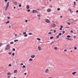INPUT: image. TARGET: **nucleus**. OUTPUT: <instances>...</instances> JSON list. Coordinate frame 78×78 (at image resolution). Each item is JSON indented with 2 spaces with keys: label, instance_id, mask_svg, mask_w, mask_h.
Returning a JSON list of instances; mask_svg holds the SVG:
<instances>
[{
  "label": "nucleus",
  "instance_id": "cd10ccee",
  "mask_svg": "<svg viewBox=\"0 0 78 78\" xmlns=\"http://www.w3.org/2000/svg\"><path fill=\"white\" fill-rule=\"evenodd\" d=\"M27 34V33L26 32H24L23 33V34Z\"/></svg>",
  "mask_w": 78,
  "mask_h": 78
},
{
  "label": "nucleus",
  "instance_id": "473e14b6",
  "mask_svg": "<svg viewBox=\"0 0 78 78\" xmlns=\"http://www.w3.org/2000/svg\"><path fill=\"white\" fill-rule=\"evenodd\" d=\"M27 12H30V9H28L27 10Z\"/></svg>",
  "mask_w": 78,
  "mask_h": 78
},
{
  "label": "nucleus",
  "instance_id": "c03bdc74",
  "mask_svg": "<svg viewBox=\"0 0 78 78\" xmlns=\"http://www.w3.org/2000/svg\"><path fill=\"white\" fill-rule=\"evenodd\" d=\"M15 54L14 53H12V56H14Z\"/></svg>",
  "mask_w": 78,
  "mask_h": 78
},
{
  "label": "nucleus",
  "instance_id": "e2e57ef3",
  "mask_svg": "<svg viewBox=\"0 0 78 78\" xmlns=\"http://www.w3.org/2000/svg\"><path fill=\"white\" fill-rule=\"evenodd\" d=\"M14 9H16V7H14Z\"/></svg>",
  "mask_w": 78,
  "mask_h": 78
},
{
  "label": "nucleus",
  "instance_id": "f704fd0d",
  "mask_svg": "<svg viewBox=\"0 0 78 78\" xmlns=\"http://www.w3.org/2000/svg\"><path fill=\"white\" fill-rule=\"evenodd\" d=\"M57 10L58 11H59L60 10V8H57Z\"/></svg>",
  "mask_w": 78,
  "mask_h": 78
},
{
  "label": "nucleus",
  "instance_id": "4d7b16f0",
  "mask_svg": "<svg viewBox=\"0 0 78 78\" xmlns=\"http://www.w3.org/2000/svg\"><path fill=\"white\" fill-rule=\"evenodd\" d=\"M73 30L71 31V33H73Z\"/></svg>",
  "mask_w": 78,
  "mask_h": 78
},
{
  "label": "nucleus",
  "instance_id": "4be33fe9",
  "mask_svg": "<svg viewBox=\"0 0 78 78\" xmlns=\"http://www.w3.org/2000/svg\"><path fill=\"white\" fill-rule=\"evenodd\" d=\"M24 37H27L28 36V34H26L24 35Z\"/></svg>",
  "mask_w": 78,
  "mask_h": 78
},
{
  "label": "nucleus",
  "instance_id": "f3484780",
  "mask_svg": "<svg viewBox=\"0 0 78 78\" xmlns=\"http://www.w3.org/2000/svg\"><path fill=\"white\" fill-rule=\"evenodd\" d=\"M10 74H11V73H10V72H8L7 73V75H10Z\"/></svg>",
  "mask_w": 78,
  "mask_h": 78
},
{
  "label": "nucleus",
  "instance_id": "5701e85b",
  "mask_svg": "<svg viewBox=\"0 0 78 78\" xmlns=\"http://www.w3.org/2000/svg\"><path fill=\"white\" fill-rule=\"evenodd\" d=\"M9 23V21L7 22L6 23V24H7V23Z\"/></svg>",
  "mask_w": 78,
  "mask_h": 78
},
{
  "label": "nucleus",
  "instance_id": "774afa93",
  "mask_svg": "<svg viewBox=\"0 0 78 78\" xmlns=\"http://www.w3.org/2000/svg\"><path fill=\"white\" fill-rule=\"evenodd\" d=\"M8 78H9V76H8Z\"/></svg>",
  "mask_w": 78,
  "mask_h": 78
},
{
  "label": "nucleus",
  "instance_id": "a19ab883",
  "mask_svg": "<svg viewBox=\"0 0 78 78\" xmlns=\"http://www.w3.org/2000/svg\"><path fill=\"white\" fill-rule=\"evenodd\" d=\"M2 43H1L0 44V47H1V46H2Z\"/></svg>",
  "mask_w": 78,
  "mask_h": 78
},
{
  "label": "nucleus",
  "instance_id": "6ab92c4d",
  "mask_svg": "<svg viewBox=\"0 0 78 78\" xmlns=\"http://www.w3.org/2000/svg\"><path fill=\"white\" fill-rule=\"evenodd\" d=\"M69 11H70V12H71V11H72V9H69Z\"/></svg>",
  "mask_w": 78,
  "mask_h": 78
},
{
  "label": "nucleus",
  "instance_id": "f257e3e1",
  "mask_svg": "<svg viewBox=\"0 0 78 78\" xmlns=\"http://www.w3.org/2000/svg\"><path fill=\"white\" fill-rule=\"evenodd\" d=\"M9 2H8L7 3V6L5 9V10H7V9H8V6H9Z\"/></svg>",
  "mask_w": 78,
  "mask_h": 78
},
{
  "label": "nucleus",
  "instance_id": "bb28decb",
  "mask_svg": "<svg viewBox=\"0 0 78 78\" xmlns=\"http://www.w3.org/2000/svg\"><path fill=\"white\" fill-rule=\"evenodd\" d=\"M21 6H22V5L21 4H20L19 5V7H21Z\"/></svg>",
  "mask_w": 78,
  "mask_h": 78
},
{
  "label": "nucleus",
  "instance_id": "680f3d73",
  "mask_svg": "<svg viewBox=\"0 0 78 78\" xmlns=\"http://www.w3.org/2000/svg\"><path fill=\"white\" fill-rule=\"evenodd\" d=\"M74 37V38H76V37L75 36L74 37Z\"/></svg>",
  "mask_w": 78,
  "mask_h": 78
},
{
  "label": "nucleus",
  "instance_id": "39448f33",
  "mask_svg": "<svg viewBox=\"0 0 78 78\" xmlns=\"http://www.w3.org/2000/svg\"><path fill=\"white\" fill-rule=\"evenodd\" d=\"M46 23H50V20H46Z\"/></svg>",
  "mask_w": 78,
  "mask_h": 78
},
{
  "label": "nucleus",
  "instance_id": "3c124183",
  "mask_svg": "<svg viewBox=\"0 0 78 78\" xmlns=\"http://www.w3.org/2000/svg\"><path fill=\"white\" fill-rule=\"evenodd\" d=\"M68 25H70V23L69 22L68 23Z\"/></svg>",
  "mask_w": 78,
  "mask_h": 78
},
{
  "label": "nucleus",
  "instance_id": "c85d7f7f",
  "mask_svg": "<svg viewBox=\"0 0 78 78\" xmlns=\"http://www.w3.org/2000/svg\"><path fill=\"white\" fill-rule=\"evenodd\" d=\"M62 34L61 33H59L58 34V35L59 36H61Z\"/></svg>",
  "mask_w": 78,
  "mask_h": 78
},
{
  "label": "nucleus",
  "instance_id": "5fc2aeb1",
  "mask_svg": "<svg viewBox=\"0 0 78 78\" xmlns=\"http://www.w3.org/2000/svg\"><path fill=\"white\" fill-rule=\"evenodd\" d=\"M21 66H23V63H21Z\"/></svg>",
  "mask_w": 78,
  "mask_h": 78
},
{
  "label": "nucleus",
  "instance_id": "dca6fc26",
  "mask_svg": "<svg viewBox=\"0 0 78 78\" xmlns=\"http://www.w3.org/2000/svg\"><path fill=\"white\" fill-rule=\"evenodd\" d=\"M54 49L55 50H57V49H58V48L56 47H55L54 48Z\"/></svg>",
  "mask_w": 78,
  "mask_h": 78
},
{
  "label": "nucleus",
  "instance_id": "f03ea898",
  "mask_svg": "<svg viewBox=\"0 0 78 78\" xmlns=\"http://www.w3.org/2000/svg\"><path fill=\"white\" fill-rule=\"evenodd\" d=\"M10 48V47H9V44H7V47L5 48V50H9Z\"/></svg>",
  "mask_w": 78,
  "mask_h": 78
},
{
  "label": "nucleus",
  "instance_id": "9d476101",
  "mask_svg": "<svg viewBox=\"0 0 78 78\" xmlns=\"http://www.w3.org/2000/svg\"><path fill=\"white\" fill-rule=\"evenodd\" d=\"M27 9H28L29 8H30V6L28 5H27L26 6Z\"/></svg>",
  "mask_w": 78,
  "mask_h": 78
},
{
  "label": "nucleus",
  "instance_id": "0e129e2a",
  "mask_svg": "<svg viewBox=\"0 0 78 78\" xmlns=\"http://www.w3.org/2000/svg\"><path fill=\"white\" fill-rule=\"evenodd\" d=\"M41 19V18L39 17V18H38V19L39 20V19Z\"/></svg>",
  "mask_w": 78,
  "mask_h": 78
},
{
  "label": "nucleus",
  "instance_id": "09e8293b",
  "mask_svg": "<svg viewBox=\"0 0 78 78\" xmlns=\"http://www.w3.org/2000/svg\"><path fill=\"white\" fill-rule=\"evenodd\" d=\"M7 19H10V17H9V16H8L7 17Z\"/></svg>",
  "mask_w": 78,
  "mask_h": 78
},
{
  "label": "nucleus",
  "instance_id": "7ed1b4c3",
  "mask_svg": "<svg viewBox=\"0 0 78 78\" xmlns=\"http://www.w3.org/2000/svg\"><path fill=\"white\" fill-rule=\"evenodd\" d=\"M34 12H37V13H38V12L36 10H33V13H34Z\"/></svg>",
  "mask_w": 78,
  "mask_h": 78
},
{
  "label": "nucleus",
  "instance_id": "864d4df0",
  "mask_svg": "<svg viewBox=\"0 0 78 78\" xmlns=\"http://www.w3.org/2000/svg\"><path fill=\"white\" fill-rule=\"evenodd\" d=\"M5 2H8V0H5Z\"/></svg>",
  "mask_w": 78,
  "mask_h": 78
},
{
  "label": "nucleus",
  "instance_id": "c9c22d12",
  "mask_svg": "<svg viewBox=\"0 0 78 78\" xmlns=\"http://www.w3.org/2000/svg\"><path fill=\"white\" fill-rule=\"evenodd\" d=\"M65 33V31H62V34H64Z\"/></svg>",
  "mask_w": 78,
  "mask_h": 78
},
{
  "label": "nucleus",
  "instance_id": "79ce46f5",
  "mask_svg": "<svg viewBox=\"0 0 78 78\" xmlns=\"http://www.w3.org/2000/svg\"><path fill=\"white\" fill-rule=\"evenodd\" d=\"M9 55H11L12 53H11V52H9Z\"/></svg>",
  "mask_w": 78,
  "mask_h": 78
},
{
  "label": "nucleus",
  "instance_id": "1a4fd4ad",
  "mask_svg": "<svg viewBox=\"0 0 78 78\" xmlns=\"http://www.w3.org/2000/svg\"><path fill=\"white\" fill-rule=\"evenodd\" d=\"M14 73H17V70L16 69L14 71Z\"/></svg>",
  "mask_w": 78,
  "mask_h": 78
},
{
  "label": "nucleus",
  "instance_id": "c756f323",
  "mask_svg": "<svg viewBox=\"0 0 78 78\" xmlns=\"http://www.w3.org/2000/svg\"><path fill=\"white\" fill-rule=\"evenodd\" d=\"M37 40H38V41H41V39H40V38H37Z\"/></svg>",
  "mask_w": 78,
  "mask_h": 78
},
{
  "label": "nucleus",
  "instance_id": "13d9d810",
  "mask_svg": "<svg viewBox=\"0 0 78 78\" xmlns=\"http://www.w3.org/2000/svg\"><path fill=\"white\" fill-rule=\"evenodd\" d=\"M76 12H78V10H77L76 11Z\"/></svg>",
  "mask_w": 78,
  "mask_h": 78
},
{
  "label": "nucleus",
  "instance_id": "69168bd1",
  "mask_svg": "<svg viewBox=\"0 0 78 78\" xmlns=\"http://www.w3.org/2000/svg\"><path fill=\"white\" fill-rule=\"evenodd\" d=\"M9 28H11V26H9Z\"/></svg>",
  "mask_w": 78,
  "mask_h": 78
},
{
  "label": "nucleus",
  "instance_id": "603ef678",
  "mask_svg": "<svg viewBox=\"0 0 78 78\" xmlns=\"http://www.w3.org/2000/svg\"><path fill=\"white\" fill-rule=\"evenodd\" d=\"M17 34H15V37H17Z\"/></svg>",
  "mask_w": 78,
  "mask_h": 78
},
{
  "label": "nucleus",
  "instance_id": "393cba45",
  "mask_svg": "<svg viewBox=\"0 0 78 78\" xmlns=\"http://www.w3.org/2000/svg\"><path fill=\"white\" fill-rule=\"evenodd\" d=\"M12 50H13V51H16V49H15V48H13L12 49Z\"/></svg>",
  "mask_w": 78,
  "mask_h": 78
},
{
  "label": "nucleus",
  "instance_id": "9b49d317",
  "mask_svg": "<svg viewBox=\"0 0 78 78\" xmlns=\"http://www.w3.org/2000/svg\"><path fill=\"white\" fill-rule=\"evenodd\" d=\"M66 39L67 40H71V41H72V40H73V39H72V38L69 39V38H66Z\"/></svg>",
  "mask_w": 78,
  "mask_h": 78
},
{
  "label": "nucleus",
  "instance_id": "37998d69",
  "mask_svg": "<svg viewBox=\"0 0 78 78\" xmlns=\"http://www.w3.org/2000/svg\"><path fill=\"white\" fill-rule=\"evenodd\" d=\"M11 66H12V65L11 64H9V67H11Z\"/></svg>",
  "mask_w": 78,
  "mask_h": 78
},
{
  "label": "nucleus",
  "instance_id": "4468645a",
  "mask_svg": "<svg viewBox=\"0 0 78 78\" xmlns=\"http://www.w3.org/2000/svg\"><path fill=\"white\" fill-rule=\"evenodd\" d=\"M17 41H19V40H15L14 41V42H17Z\"/></svg>",
  "mask_w": 78,
  "mask_h": 78
},
{
  "label": "nucleus",
  "instance_id": "338daca9",
  "mask_svg": "<svg viewBox=\"0 0 78 78\" xmlns=\"http://www.w3.org/2000/svg\"><path fill=\"white\" fill-rule=\"evenodd\" d=\"M71 52H73V51H72L71 50Z\"/></svg>",
  "mask_w": 78,
  "mask_h": 78
},
{
  "label": "nucleus",
  "instance_id": "de8ad7c7",
  "mask_svg": "<svg viewBox=\"0 0 78 78\" xmlns=\"http://www.w3.org/2000/svg\"><path fill=\"white\" fill-rule=\"evenodd\" d=\"M64 51H65V52L67 51V50L66 49H65L64 50Z\"/></svg>",
  "mask_w": 78,
  "mask_h": 78
},
{
  "label": "nucleus",
  "instance_id": "49530a36",
  "mask_svg": "<svg viewBox=\"0 0 78 78\" xmlns=\"http://www.w3.org/2000/svg\"><path fill=\"white\" fill-rule=\"evenodd\" d=\"M60 27H61L62 28H63V26H60Z\"/></svg>",
  "mask_w": 78,
  "mask_h": 78
},
{
  "label": "nucleus",
  "instance_id": "aec40b11",
  "mask_svg": "<svg viewBox=\"0 0 78 78\" xmlns=\"http://www.w3.org/2000/svg\"><path fill=\"white\" fill-rule=\"evenodd\" d=\"M10 44H14V42L12 41L10 42Z\"/></svg>",
  "mask_w": 78,
  "mask_h": 78
},
{
  "label": "nucleus",
  "instance_id": "b1692460",
  "mask_svg": "<svg viewBox=\"0 0 78 78\" xmlns=\"http://www.w3.org/2000/svg\"><path fill=\"white\" fill-rule=\"evenodd\" d=\"M74 6H76V2H74Z\"/></svg>",
  "mask_w": 78,
  "mask_h": 78
},
{
  "label": "nucleus",
  "instance_id": "a878e982",
  "mask_svg": "<svg viewBox=\"0 0 78 78\" xmlns=\"http://www.w3.org/2000/svg\"><path fill=\"white\" fill-rule=\"evenodd\" d=\"M52 26L53 27H55V24H52Z\"/></svg>",
  "mask_w": 78,
  "mask_h": 78
},
{
  "label": "nucleus",
  "instance_id": "6e6d98bb",
  "mask_svg": "<svg viewBox=\"0 0 78 78\" xmlns=\"http://www.w3.org/2000/svg\"><path fill=\"white\" fill-rule=\"evenodd\" d=\"M25 22H28V20H25Z\"/></svg>",
  "mask_w": 78,
  "mask_h": 78
},
{
  "label": "nucleus",
  "instance_id": "a211bd4d",
  "mask_svg": "<svg viewBox=\"0 0 78 78\" xmlns=\"http://www.w3.org/2000/svg\"><path fill=\"white\" fill-rule=\"evenodd\" d=\"M59 35H57L56 36V38L57 39H58V38H59Z\"/></svg>",
  "mask_w": 78,
  "mask_h": 78
},
{
  "label": "nucleus",
  "instance_id": "6e6552de",
  "mask_svg": "<svg viewBox=\"0 0 78 78\" xmlns=\"http://www.w3.org/2000/svg\"><path fill=\"white\" fill-rule=\"evenodd\" d=\"M76 73V72H74L72 73V74L73 75H75Z\"/></svg>",
  "mask_w": 78,
  "mask_h": 78
},
{
  "label": "nucleus",
  "instance_id": "0eeeda50",
  "mask_svg": "<svg viewBox=\"0 0 78 78\" xmlns=\"http://www.w3.org/2000/svg\"><path fill=\"white\" fill-rule=\"evenodd\" d=\"M30 57H31V58H34V57H35V55H31Z\"/></svg>",
  "mask_w": 78,
  "mask_h": 78
},
{
  "label": "nucleus",
  "instance_id": "2eb2a0df",
  "mask_svg": "<svg viewBox=\"0 0 78 78\" xmlns=\"http://www.w3.org/2000/svg\"><path fill=\"white\" fill-rule=\"evenodd\" d=\"M50 39H53V36H51L50 37Z\"/></svg>",
  "mask_w": 78,
  "mask_h": 78
},
{
  "label": "nucleus",
  "instance_id": "ddd939ff",
  "mask_svg": "<svg viewBox=\"0 0 78 78\" xmlns=\"http://www.w3.org/2000/svg\"><path fill=\"white\" fill-rule=\"evenodd\" d=\"M29 61H33V59L30 58L29 60Z\"/></svg>",
  "mask_w": 78,
  "mask_h": 78
},
{
  "label": "nucleus",
  "instance_id": "052dcab7",
  "mask_svg": "<svg viewBox=\"0 0 78 78\" xmlns=\"http://www.w3.org/2000/svg\"><path fill=\"white\" fill-rule=\"evenodd\" d=\"M60 30H62V28H60Z\"/></svg>",
  "mask_w": 78,
  "mask_h": 78
},
{
  "label": "nucleus",
  "instance_id": "e433bc0d",
  "mask_svg": "<svg viewBox=\"0 0 78 78\" xmlns=\"http://www.w3.org/2000/svg\"><path fill=\"white\" fill-rule=\"evenodd\" d=\"M14 3L15 4H17V2H14Z\"/></svg>",
  "mask_w": 78,
  "mask_h": 78
},
{
  "label": "nucleus",
  "instance_id": "ea45409f",
  "mask_svg": "<svg viewBox=\"0 0 78 78\" xmlns=\"http://www.w3.org/2000/svg\"><path fill=\"white\" fill-rule=\"evenodd\" d=\"M56 30H54V33H56Z\"/></svg>",
  "mask_w": 78,
  "mask_h": 78
},
{
  "label": "nucleus",
  "instance_id": "423d86ee",
  "mask_svg": "<svg viewBox=\"0 0 78 78\" xmlns=\"http://www.w3.org/2000/svg\"><path fill=\"white\" fill-rule=\"evenodd\" d=\"M38 49L39 50H40V51L41 50H42V48H41V47H40V46L38 47Z\"/></svg>",
  "mask_w": 78,
  "mask_h": 78
},
{
  "label": "nucleus",
  "instance_id": "4c0bfd02",
  "mask_svg": "<svg viewBox=\"0 0 78 78\" xmlns=\"http://www.w3.org/2000/svg\"><path fill=\"white\" fill-rule=\"evenodd\" d=\"M37 16H38V17H40V16H41V15H40L39 14H38L37 15Z\"/></svg>",
  "mask_w": 78,
  "mask_h": 78
},
{
  "label": "nucleus",
  "instance_id": "412c9836",
  "mask_svg": "<svg viewBox=\"0 0 78 78\" xmlns=\"http://www.w3.org/2000/svg\"><path fill=\"white\" fill-rule=\"evenodd\" d=\"M54 41H53L51 43V45H53V43H54Z\"/></svg>",
  "mask_w": 78,
  "mask_h": 78
},
{
  "label": "nucleus",
  "instance_id": "58836bf2",
  "mask_svg": "<svg viewBox=\"0 0 78 78\" xmlns=\"http://www.w3.org/2000/svg\"><path fill=\"white\" fill-rule=\"evenodd\" d=\"M51 34V32H50L48 33L49 34Z\"/></svg>",
  "mask_w": 78,
  "mask_h": 78
},
{
  "label": "nucleus",
  "instance_id": "a18cd8bd",
  "mask_svg": "<svg viewBox=\"0 0 78 78\" xmlns=\"http://www.w3.org/2000/svg\"><path fill=\"white\" fill-rule=\"evenodd\" d=\"M23 68H25V66L23 65Z\"/></svg>",
  "mask_w": 78,
  "mask_h": 78
},
{
  "label": "nucleus",
  "instance_id": "72a5a7b5",
  "mask_svg": "<svg viewBox=\"0 0 78 78\" xmlns=\"http://www.w3.org/2000/svg\"><path fill=\"white\" fill-rule=\"evenodd\" d=\"M74 48L75 50H76V49H77V48L75 47Z\"/></svg>",
  "mask_w": 78,
  "mask_h": 78
},
{
  "label": "nucleus",
  "instance_id": "7c9ffc66",
  "mask_svg": "<svg viewBox=\"0 0 78 78\" xmlns=\"http://www.w3.org/2000/svg\"><path fill=\"white\" fill-rule=\"evenodd\" d=\"M67 37H70V35H68L67 36Z\"/></svg>",
  "mask_w": 78,
  "mask_h": 78
},
{
  "label": "nucleus",
  "instance_id": "2f4dec72",
  "mask_svg": "<svg viewBox=\"0 0 78 78\" xmlns=\"http://www.w3.org/2000/svg\"><path fill=\"white\" fill-rule=\"evenodd\" d=\"M29 35H32V33H29Z\"/></svg>",
  "mask_w": 78,
  "mask_h": 78
},
{
  "label": "nucleus",
  "instance_id": "8fccbe9b",
  "mask_svg": "<svg viewBox=\"0 0 78 78\" xmlns=\"http://www.w3.org/2000/svg\"><path fill=\"white\" fill-rule=\"evenodd\" d=\"M27 74V73H24L25 75H26Z\"/></svg>",
  "mask_w": 78,
  "mask_h": 78
},
{
  "label": "nucleus",
  "instance_id": "20e7f679",
  "mask_svg": "<svg viewBox=\"0 0 78 78\" xmlns=\"http://www.w3.org/2000/svg\"><path fill=\"white\" fill-rule=\"evenodd\" d=\"M48 69H46L45 70V72L46 73H48Z\"/></svg>",
  "mask_w": 78,
  "mask_h": 78
},
{
  "label": "nucleus",
  "instance_id": "bf43d9fd",
  "mask_svg": "<svg viewBox=\"0 0 78 78\" xmlns=\"http://www.w3.org/2000/svg\"><path fill=\"white\" fill-rule=\"evenodd\" d=\"M69 28V27H66V28Z\"/></svg>",
  "mask_w": 78,
  "mask_h": 78
},
{
  "label": "nucleus",
  "instance_id": "f8f14e48",
  "mask_svg": "<svg viewBox=\"0 0 78 78\" xmlns=\"http://www.w3.org/2000/svg\"><path fill=\"white\" fill-rule=\"evenodd\" d=\"M47 11L48 12H49L50 11H51V10L50 9H47Z\"/></svg>",
  "mask_w": 78,
  "mask_h": 78
}]
</instances>
